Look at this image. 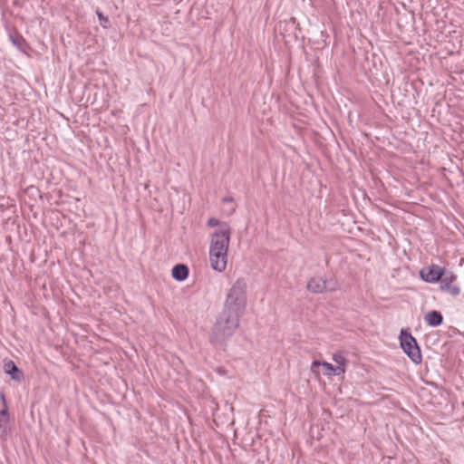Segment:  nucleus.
I'll list each match as a JSON object with an SVG mask.
<instances>
[{
	"instance_id": "obj_1",
	"label": "nucleus",
	"mask_w": 464,
	"mask_h": 464,
	"mask_svg": "<svg viewBox=\"0 0 464 464\" xmlns=\"http://www.w3.org/2000/svg\"><path fill=\"white\" fill-rule=\"evenodd\" d=\"M231 230L228 225H222L211 236L209 263L213 270L221 273L226 270Z\"/></svg>"
},
{
	"instance_id": "obj_2",
	"label": "nucleus",
	"mask_w": 464,
	"mask_h": 464,
	"mask_svg": "<svg viewBox=\"0 0 464 464\" xmlns=\"http://www.w3.org/2000/svg\"><path fill=\"white\" fill-rule=\"evenodd\" d=\"M246 288L244 278L237 279L227 294L222 313L240 319L246 306Z\"/></svg>"
},
{
	"instance_id": "obj_3",
	"label": "nucleus",
	"mask_w": 464,
	"mask_h": 464,
	"mask_svg": "<svg viewBox=\"0 0 464 464\" xmlns=\"http://www.w3.org/2000/svg\"><path fill=\"white\" fill-rule=\"evenodd\" d=\"M240 324V319L220 313L215 323L209 340L214 345H224L233 336Z\"/></svg>"
},
{
	"instance_id": "obj_4",
	"label": "nucleus",
	"mask_w": 464,
	"mask_h": 464,
	"mask_svg": "<svg viewBox=\"0 0 464 464\" xmlns=\"http://www.w3.org/2000/svg\"><path fill=\"white\" fill-rule=\"evenodd\" d=\"M400 341L402 350L411 360L415 363L421 362L422 356L416 339L407 331L401 330Z\"/></svg>"
},
{
	"instance_id": "obj_5",
	"label": "nucleus",
	"mask_w": 464,
	"mask_h": 464,
	"mask_svg": "<svg viewBox=\"0 0 464 464\" xmlns=\"http://www.w3.org/2000/svg\"><path fill=\"white\" fill-rule=\"evenodd\" d=\"M306 288L311 293L322 294L325 291H335L338 288V284L334 278L326 280L320 276H314L307 281Z\"/></svg>"
},
{
	"instance_id": "obj_6",
	"label": "nucleus",
	"mask_w": 464,
	"mask_h": 464,
	"mask_svg": "<svg viewBox=\"0 0 464 464\" xmlns=\"http://www.w3.org/2000/svg\"><path fill=\"white\" fill-rule=\"evenodd\" d=\"M457 279V276L450 271H446L444 276L440 279V289L443 292H447L450 295L456 296L459 295L460 288L454 283Z\"/></svg>"
},
{
	"instance_id": "obj_7",
	"label": "nucleus",
	"mask_w": 464,
	"mask_h": 464,
	"mask_svg": "<svg viewBox=\"0 0 464 464\" xmlns=\"http://www.w3.org/2000/svg\"><path fill=\"white\" fill-rule=\"evenodd\" d=\"M446 271L437 265H431L420 270V277L427 283H436L441 279Z\"/></svg>"
},
{
	"instance_id": "obj_8",
	"label": "nucleus",
	"mask_w": 464,
	"mask_h": 464,
	"mask_svg": "<svg viewBox=\"0 0 464 464\" xmlns=\"http://www.w3.org/2000/svg\"><path fill=\"white\" fill-rule=\"evenodd\" d=\"M9 421L8 408L5 394L0 391V430L5 431Z\"/></svg>"
},
{
	"instance_id": "obj_9",
	"label": "nucleus",
	"mask_w": 464,
	"mask_h": 464,
	"mask_svg": "<svg viewBox=\"0 0 464 464\" xmlns=\"http://www.w3.org/2000/svg\"><path fill=\"white\" fill-rule=\"evenodd\" d=\"M321 365L326 370L325 373L329 374V375H331V374L340 375L342 373H344V372H345V369H343L342 367H335L327 362H324L321 363L318 361L313 362L312 366H311L312 372H316L318 367Z\"/></svg>"
},
{
	"instance_id": "obj_10",
	"label": "nucleus",
	"mask_w": 464,
	"mask_h": 464,
	"mask_svg": "<svg viewBox=\"0 0 464 464\" xmlns=\"http://www.w3.org/2000/svg\"><path fill=\"white\" fill-rule=\"evenodd\" d=\"M4 370L14 381L21 382L24 379L23 372L11 360L5 362Z\"/></svg>"
},
{
	"instance_id": "obj_11",
	"label": "nucleus",
	"mask_w": 464,
	"mask_h": 464,
	"mask_svg": "<svg viewBox=\"0 0 464 464\" xmlns=\"http://www.w3.org/2000/svg\"><path fill=\"white\" fill-rule=\"evenodd\" d=\"M171 275L177 281H184L188 276V267L184 264H178L172 268Z\"/></svg>"
},
{
	"instance_id": "obj_12",
	"label": "nucleus",
	"mask_w": 464,
	"mask_h": 464,
	"mask_svg": "<svg viewBox=\"0 0 464 464\" xmlns=\"http://www.w3.org/2000/svg\"><path fill=\"white\" fill-rule=\"evenodd\" d=\"M425 321L430 326H439L443 322V316L438 311H431L425 315Z\"/></svg>"
},
{
	"instance_id": "obj_13",
	"label": "nucleus",
	"mask_w": 464,
	"mask_h": 464,
	"mask_svg": "<svg viewBox=\"0 0 464 464\" xmlns=\"http://www.w3.org/2000/svg\"><path fill=\"white\" fill-rule=\"evenodd\" d=\"M9 39L18 50L24 51L26 43L22 35H20L19 34H9Z\"/></svg>"
},
{
	"instance_id": "obj_14",
	"label": "nucleus",
	"mask_w": 464,
	"mask_h": 464,
	"mask_svg": "<svg viewBox=\"0 0 464 464\" xmlns=\"http://www.w3.org/2000/svg\"><path fill=\"white\" fill-rule=\"evenodd\" d=\"M333 360L337 364L336 367H342L343 369H345L346 359L343 353H334Z\"/></svg>"
},
{
	"instance_id": "obj_15",
	"label": "nucleus",
	"mask_w": 464,
	"mask_h": 464,
	"mask_svg": "<svg viewBox=\"0 0 464 464\" xmlns=\"http://www.w3.org/2000/svg\"><path fill=\"white\" fill-rule=\"evenodd\" d=\"M96 14L100 20L101 25L103 28H107L110 24V21H109L108 17L104 16L103 14L100 10L96 11Z\"/></svg>"
},
{
	"instance_id": "obj_16",
	"label": "nucleus",
	"mask_w": 464,
	"mask_h": 464,
	"mask_svg": "<svg viewBox=\"0 0 464 464\" xmlns=\"http://www.w3.org/2000/svg\"><path fill=\"white\" fill-rule=\"evenodd\" d=\"M219 225V220L215 218H210L208 220V226L210 227H214Z\"/></svg>"
},
{
	"instance_id": "obj_17",
	"label": "nucleus",
	"mask_w": 464,
	"mask_h": 464,
	"mask_svg": "<svg viewBox=\"0 0 464 464\" xmlns=\"http://www.w3.org/2000/svg\"><path fill=\"white\" fill-rule=\"evenodd\" d=\"M223 200H224L225 202H231V201L233 200V198H230V197H226V198H224V199H223Z\"/></svg>"
}]
</instances>
